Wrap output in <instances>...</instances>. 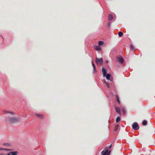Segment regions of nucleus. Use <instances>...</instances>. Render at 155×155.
<instances>
[{"label": "nucleus", "mask_w": 155, "mask_h": 155, "mask_svg": "<svg viewBox=\"0 0 155 155\" xmlns=\"http://www.w3.org/2000/svg\"><path fill=\"white\" fill-rule=\"evenodd\" d=\"M102 72L104 76H105V75L107 73H106V71L105 69L104 68H102Z\"/></svg>", "instance_id": "6e6552de"}, {"label": "nucleus", "mask_w": 155, "mask_h": 155, "mask_svg": "<svg viewBox=\"0 0 155 155\" xmlns=\"http://www.w3.org/2000/svg\"><path fill=\"white\" fill-rule=\"evenodd\" d=\"M35 115L38 117L42 119L43 117V115L42 114L35 113Z\"/></svg>", "instance_id": "423d86ee"}, {"label": "nucleus", "mask_w": 155, "mask_h": 155, "mask_svg": "<svg viewBox=\"0 0 155 155\" xmlns=\"http://www.w3.org/2000/svg\"><path fill=\"white\" fill-rule=\"evenodd\" d=\"M105 76H106V78L107 79L109 80L110 79V74H106Z\"/></svg>", "instance_id": "ddd939ff"}, {"label": "nucleus", "mask_w": 155, "mask_h": 155, "mask_svg": "<svg viewBox=\"0 0 155 155\" xmlns=\"http://www.w3.org/2000/svg\"><path fill=\"white\" fill-rule=\"evenodd\" d=\"M133 128L135 130H137L139 128V127L137 123H134L132 124Z\"/></svg>", "instance_id": "7ed1b4c3"}, {"label": "nucleus", "mask_w": 155, "mask_h": 155, "mask_svg": "<svg viewBox=\"0 0 155 155\" xmlns=\"http://www.w3.org/2000/svg\"><path fill=\"white\" fill-rule=\"evenodd\" d=\"M110 22H108L107 23V27L109 28H110Z\"/></svg>", "instance_id": "5701e85b"}, {"label": "nucleus", "mask_w": 155, "mask_h": 155, "mask_svg": "<svg viewBox=\"0 0 155 155\" xmlns=\"http://www.w3.org/2000/svg\"><path fill=\"white\" fill-rule=\"evenodd\" d=\"M108 149H107L105 150V151H104V150L101 153L102 154V155H106L108 153Z\"/></svg>", "instance_id": "0eeeda50"}, {"label": "nucleus", "mask_w": 155, "mask_h": 155, "mask_svg": "<svg viewBox=\"0 0 155 155\" xmlns=\"http://www.w3.org/2000/svg\"><path fill=\"white\" fill-rule=\"evenodd\" d=\"M5 150V149L3 148H2L0 147V150Z\"/></svg>", "instance_id": "c85d7f7f"}, {"label": "nucleus", "mask_w": 155, "mask_h": 155, "mask_svg": "<svg viewBox=\"0 0 155 155\" xmlns=\"http://www.w3.org/2000/svg\"><path fill=\"white\" fill-rule=\"evenodd\" d=\"M19 120L18 118L16 117H11L9 119V122L10 123H14Z\"/></svg>", "instance_id": "f03ea898"}, {"label": "nucleus", "mask_w": 155, "mask_h": 155, "mask_svg": "<svg viewBox=\"0 0 155 155\" xmlns=\"http://www.w3.org/2000/svg\"><path fill=\"white\" fill-rule=\"evenodd\" d=\"M3 145L5 146H8L9 145V144L7 143H4L3 144Z\"/></svg>", "instance_id": "b1692460"}, {"label": "nucleus", "mask_w": 155, "mask_h": 155, "mask_svg": "<svg viewBox=\"0 0 155 155\" xmlns=\"http://www.w3.org/2000/svg\"><path fill=\"white\" fill-rule=\"evenodd\" d=\"M94 49L96 50H101L100 47V46H95L94 47Z\"/></svg>", "instance_id": "1a4fd4ad"}, {"label": "nucleus", "mask_w": 155, "mask_h": 155, "mask_svg": "<svg viewBox=\"0 0 155 155\" xmlns=\"http://www.w3.org/2000/svg\"><path fill=\"white\" fill-rule=\"evenodd\" d=\"M117 59L118 61L120 63H123L124 62V59L120 55L118 56L117 58Z\"/></svg>", "instance_id": "20e7f679"}, {"label": "nucleus", "mask_w": 155, "mask_h": 155, "mask_svg": "<svg viewBox=\"0 0 155 155\" xmlns=\"http://www.w3.org/2000/svg\"><path fill=\"white\" fill-rule=\"evenodd\" d=\"M0 155H5L4 153H0Z\"/></svg>", "instance_id": "cd10ccee"}, {"label": "nucleus", "mask_w": 155, "mask_h": 155, "mask_svg": "<svg viewBox=\"0 0 155 155\" xmlns=\"http://www.w3.org/2000/svg\"><path fill=\"white\" fill-rule=\"evenodd\" d=\"M147 123V121L146 120H144L142 122V124L143 125H146Z\"/></svg>", "instance_id": "2eb2a0df"}, {"label": "nucleus", "mask_w": 155, "mask_h": 155, "mask_svg": "<svg viewBox=\"0 0 155 155\" xmlns=\"http://www.w3.org/2000/svg\"><path fill=\"white\" fill-rule=\"evenodd\" d=\"M120 117L119 116L117 117L116 119V121L117 122H118L120 120Z\"/></svg>", "instance_id": "dca6fc26"}, {"label": "nucleus", "mask_w": 155, "mask_h": 155, "mask_svg": "<svg viewBox=\"0 0 155 155\" xmlns=\"http://www.w3.org/2000/svg\"><path fill=\"white\" fill-rule=\"evenodd\" d=\"M104 42L101 41H100L98 42V45H103Z\"/></svg>", "instance_id": "6ab92c4d"}, {"label": "nucleus", "mask_w": 155, "mask_h": 155, "mask_svg": "<svg viewBox=\"0 0 155 155\" xmlns=\"http://www.w3.org/2000/svg\"><path fill=\"white\" fill-rule=\"evenodd\" d=\"M106 85L107 86V87L108 88H109L110 87H109V84L108 83L107 84H106Z\"/></svg>", "instance_id": "393cba45"}, {"label": "nucleus", "mask_w": 155, "mask_h": 155, "mask_svg": "<svg viewBox=\"0 0 155 155\" xmlns=\"http://www.w3.org/2000/svg\"><path fill=\"white\" fill-rule=\"evenodd\" d=\"M111 144L110 145V146L108 147V149H110L111 147Z\"/></svg>", "instance_id": "a878e982"}, {"label": "nucleus", "mask_w": 155, "mask_h": 155, "mask_svg": "<svg viewBox=\"0 0 155 155\" xmlns=\"http://www.w3.org/2000/svg\"><path fill=\"white\" fill-rule=\"evenodd\" d=\"M119 127V125H117L115 126L114 130L115 131H116L118 129Z\"/></svg>", "instance_id": "a211bd4d"}, {"label": "nucleus", "mask_w": 155, "mask_h": 155, "mask_svg": "<svg viewBox=\"0 0 155 155\" xmlns=\"http://www.w3.org/2000/svg\"><path fill=\"white\" fill-rule=\"evenodd\" d=\"M115 109L116 112L119 114H120V109L119 107H115Z\"/></svg>", "instance_id": "9d476101"}, {"label": "nucleus", "mask_w": 155, "mask_h": 155, "mask_svg": "<svg viewBox=\"0 0 155 155\" xmlns=\"http://www.w3.org/2000/svg\"><path fill=\"white\" fill-rule=\"evenodd\" d=\"M4 112L5 114H8V113H10V114H13V112H8V111H6V110H4Z\"/></svg>", "instance_id": "f3484780"}, {"label": "nucleus", "mask_w": 155, "mask_h": 155, "mask_svg": "<svg viewBox=\"0 0 155 155\" xmlns=\"http://www.w3.org/2000/svg\"><path fill=\"white\" fill-rule=\"evenodd\" d=\"M92 66H93V68H94V72H96V69L95 65L94 64V63H93V62H92Z\"/></svg>", "instance_id": "f8f14e48"}, {"label": "nucleus", "mask_w": 155, "mask_h": 155, "mask_svg": "<svg viewBox=\"0 0 155 155\" xmlns=\"http://www.w3.org/2000/svg\"><path fill=\"white\" fill-rule=\"evenodd\" d=\"M116 99H117V102L119 104H120V101L119 100V98L118 97V95H116Z\"/></svg>", "instance_id": "aec40b11"}, {"label": "nucleus", "mask_w": 155, "mask_h": 155, "mask_svg": "<svg viewBox=\"0 0 155 155\" xmlns=\"http://www.w3.org/2000/svg\"><path fill=\"white\" fill-rule=\"evenodd\" d=\"M113 19V16L110 14H109L108 15V19L109 21H111Z\"/></svg>", "instance_id": "9b49d317"}, {"label": "nucleus", "mask_w": 155, "mask_h": 155, "mask_svg": "<svg viewBox=\"0 0 155 155\" xmlns=\"http://www.w3.org/2000/svg\"><path fill=\"white\" fill-rule=\"evenodd\" d=\"M104 82L106 84L108 83L105 80H104Z\"/></svg>", "instance_id": "bb28decb"}, {"label": "nucleus", "mask_w": 155, "mask_h": 155, "mask_svg": "<svg viewBox=\"0 0 155 155\" xmlns=\"http://www.w3.org/2000/svg\"><path fill=\"white\" fill-rule=\"evenodd\" d=\"M18 152L17 151H12L7 153L6 155H17Z\"/></svg>", "instance_id": "39448f33"}, {"label": "nucleus", "mask_w": 155, "mask_h": 155, "mask_svg": "<svg viewBox=\"0 0 155 155\" xmlns=\"http://www.w3.org/2000/svg\"><path fill=\"white\" fill-rule=\"evenodd\" d=\"M96 62L97 65H101L103 63V59L102 58L99 59L97 57L96 58Z\"/></svg>", "instance_id": "f257e3e1"}, {"label": "nucleus", "mask_w": 155, "mask_h": 155, "mask_svg": "<svg viewBox=\"0 0 155 155\" xmlns=\"http://www.w3.org/2000/svg\"><path fill=\"white\" fill-rule=\"evenodd\" d=\"M130 48L132 50H134V46L132 45H130Z\"/></svg>", "instance_id": "412c9836"}, {"label": "nucleus", "mask_w": 155, "mask_h": 155, "mask_svg": "<svg viewBox=\"0 0 155 155\" xmlns=\"http://www.w3.org/2000/svg\"><path fill=\"white\" fill-rule=\"evenodd\" d=\"M122 112L123 113V114H124L126 112L124 108H123L122 109Z\"/></svg>", "instance_id": "4be33fe9"}, {"label": "nucleus", "mask_w": 155, "mask_h": 155, "mask_svg": "<svg viewBox=\"0 0 155 155\" xmlns=\"http://www.w3.org/2000/svg\"><path fill=\"white\" fill-rule=\"evenodd\" d=\"M123 35V33L122 32L119 31L118 33V35L120 37H121Z\"/></svg>", "instance_id": "4468645a"}]
</instances>
